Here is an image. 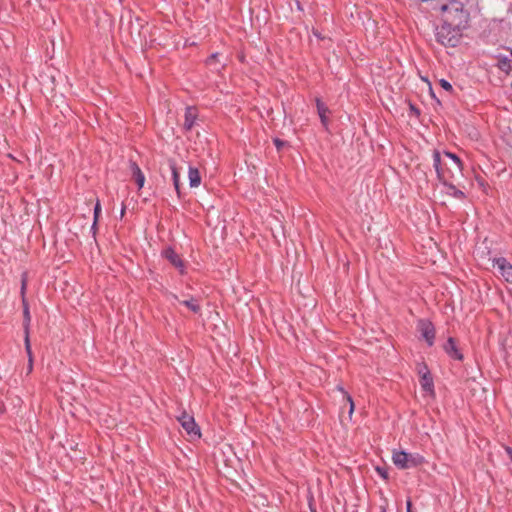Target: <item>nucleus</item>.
<instances>
[{
    "label": "nucleus",
    "instance_id": "6ab92c4d",
    "mask_svg": "<svg viewBox=\"0 0 512 512\" xmlns=\"http://www.w3.org/2000/svg\"><path fill=\"white\" fill-rule=\"evenodd\" d=\"M497 66L501 71L506 73H509L512 69L511 60L507 57L500 58Z\"/></svg>",
    "mask_w": 512,
    "mask_h": 512
},
{
    "label": "nucleus",
    "instance_id": "a878e982",
    "mask_svg": "<svg viewBox=\"0 0 512 512\" xmlns=\"http://www.w3.org/2000/svg\"><path fill=\"white\" fill-rule=\"evenodd\" d=\"M376 470L384 479L388 478V474H387V471L385 469L377 467Z\"/></svg>",
    "mask_w": 512,
    "mask_h": 512
},
{
    "label": "nucleus",
    "instance_id": "f257e3e1",
    "mask_svg": "<svg viewBox=\"0 0 512 512\" xmlns=\"http://www.w3.org/2000/svg\"><path fill=\"white\" fill-rule=\"evenodd\" d=\"M442 21L456 28H466L469 20V13L464 9L462 2L449 0L439 6Z\"/></svg>",
    "mask_w": 512,
    "mask_h": 512
},
{
    "label": "nucleus",
    "instance_id": "1a4fd4ad",
    "mask_svg": "<svg viewBox=\"0 0 512 512\" xmlns=\"http://www.w3.org/2000/svg\"><path fill=\"white\" fill-rule=\"evenodd\" d=\"M496 266L504 279L512 283V265L505 258H499L496 260Z\"/></svg>",
    "mask_w": 512,
    "mask_h": 512
},
{
    "label": "nucleus",
    "instance_id": "5701e85b",
    "mask_svg": "<svg viewBox=\"0 0 512 512\" xmlns=\"http://www.w3.org/2000/svg\"><path fill=\"white\" fill-rule=\"evenodd\" d=\"M273 142H274V144H275V146H276V148H277V150H278V151H281V150H282V148H283V147H285V146L287 145V142H285V141H283V140H281V139H279V138H275V139L273 140Z\"/></svg>",
    "mask_w": 512,
    "mask_h": 512
},
{
    "label": "nucleus",
    "instance_id": "72a5a7b5",
    "mask_svg": "<svg viewBox=\"0 0 512 512\" xmlns=\"http://www.w3.org/2000/svg\"><path fill=\"white\" fill-rule=\"evenodd\" d=\"M511 55H512V50H511Z\"/></svg>",
    "mask_w": 512,
    "mask_h": 512
},
{
    "label": "nucleus",
    "instance_id": "7ed1b4c3",
    "mask_svg": "<svg viewBox=\"0 0 512 512\" xmlns=\"http://www.w3.org/2000/svg\"><path fill=\"white\" fill-rule=\"evenodd\" d=\"M392 460L399 469L416 468L424 463V458L420 454L405 451H394Z\"/></svg>",
    "mask_w": 512,
    "mask_h": 512
},
{
    "label": "nucleus",
    "instance_id": "39448f33",
    "mask_svg": "<svg viewBox=\"0 0 512 512\" xmlns=\"http://www.w3.org/2000/svg\"><path fill=\"white\" fill-rule=\"evenodd\" d=\"M25 289H26V280L23 278L22 286H21V294H22L23 316H24V322H23V328H24V333H25L24 342H25L26 352L30 353L29 326H30L31 316H30L28 303L26 302V299L24 297Z\"/></svg>",
    "mask_w": 512,
    "mask_h": 512
},
{
    "label": "nucleus",
    "instance_id": "a211bd4d",
    "mask_svg": "<svg viewBox=\"0 0 512 512\" xmlns=\"http://www.w3.org/2000/svg\"><path fill=\"white\" fill-rule=\"evenodd\" d=\"M181 304L186 306L189 310H191L194 313H199L201 308L198 302L194 298L185 299L182 301H179Z\"/></svg>",
    "mask_w": 512,
    "mask_h": 512
},
{
    "label": "nucleus",
    "instance_id": "423d86ee",
    "mask_svg": "<svg viewBox=\"0 0 512 512\" xmlns=\"http://www.w3.org/2000/svg\"><path fill=\"white\" fill-rule=\"evenodd\" d=\"M177 418L178 421L181 423L182 427L187 432V434H189L190 436L200 437V430L196 425L194 418L191 415L187 414L186 412H183L181 416Z\"/></svg>",
    "mask_w": 512,
    "mask_h": 512
},
{
    "label": "nucleus",
    "instance_id": "2eb2a0df",
    "mask_svg": "<svg viewBox=\"0 0 512 512\" xmlns=\"http://www.w3.org/2000/svg\"><path fill=\"white\" fill-rule=\"evenodd\" d=\"M316 106L322 125L327 127L329 122L327 117V113L329 112L328 107L319 98L316 99Z\"/></svg>",
    "mask_w": 512,
    "mask_h": 512
},
{
    "label": "nucleus",
    "instance_id": "473e14b6",
    "mask_svg": "<svg viewBox=\"0 0 512 512\" xmlns=\"http://www.w3.org/2000/svg\"><path fill=\"white\" fill-rule=\"evenodd\" d=\"M173 299L179 300L177 295H172Z\"/></svg>",
    "mask_w": 512,
    "mask_h": 512
},
{
    "label": "nucleus",
    "instance_id": "aec40b11",
    "mask_svg": "<svg viewBox=\"0 0 512 512\" xmlns=\"http://www.w3.org/2000/svg\"><path fill=\"white\" fill-rule=\"evenodd\" d=\"M337 389L343 394V397L349 403V416L351 417V415L354 412V408H355L354 401H353L352 397L344 390V388L342 386H337Z\"/></svg>",
    "mask_w": 512,
    "mask_h": 512
},
{
    "label": "nucleus",
    "instance_id": "f03ea898",
    "mask_svg": "<svg viewBox=\"0 0 512 512\" xmlns=\"http://www.w3.org/2000/svg\"><path fill=\"white\" fill-rule=\"evenodd\" d=\"M463 29L464 28H456L443 22L441 26L436 28V40L443 46L455 47L460 40L461 31Z\"/></svg>",
    "mask_w": 512,
    "mask_h": 512
},
{
    "label": "nucleus",
    "instance_id": "4468645a",
    "mask_svg": "<svg viewBox=\"0 0 512 512\" xmlns=\"http://www.w3.org/2000/svg\"><path fill=\"white\" fill-rule=\"evenodd\" d=\"M197 117V110L194 107H187L185 111V121H184V128L186 130H191L195 119Z\"/></svg>",
    "mask_w": 512,
    "mask_h": 512
},
{
    "label": "nucleus",
    "instance_id": "dca6fc26",
    "mask_svg": "<svg viewBox=\"0 0 512 512\" xmlns=\"http://www.w3.org/2000/svg\"><path fill=\"white\" fill-rule=\"evenodd\" d=\"M188 177L190 187L196 188L201 184V176L197 168L190 166L188 171Z\"/></svg>",
    "mask_w": 512,
    "mask_h": 512
},
{
    "label": "nucleus",
    "instance_id": "412c9836",
    "mask_svg": "<svg viewBox=\"0 0 512 512\" xmlns=\"http://www.w3.org/2000/svg\"><path fill=\"white\" fill-rule=\"evenodd\" d=\"M445 186L447 187L448 194L453 195L454 197L459 198V199L464 198V193L461 190L457 189L454 185H452L448 181H447V185H445Z\"/></svg>",
    "mask_w": 512,
    "mask_h": 512
},
{
    "label": "nucleus",
    "instance_id": "4be33fe9",
    "mask_svg": "<svg viewBox=\"0 0 512 512\" xmlns=\"http://www.w3.org/2000/svg\"><path fill=\"white\" fill-rule=\"evenodd\" d=\"M100 213H101V205H100L99 200H97V202L95 204V207H94V219H95V222H98Z\"/></svg>",
    "mask_w": 512,
    "mask_h": 512
},
{
    "label": "nucleus",
    "instance_id": "6e6552de",
    "mask_svg": "<svg viewBox=\"0 0 512 512\" xmlns=\"http://www.w3.org/2000/svg\"><path fill=\"white\" fill-rule=\"evenodd\" d=\"M442 157L450 162V168H448V172L451 173V176H454L455 173H461L462 163L458 156L451 152H444Z\"/></svg>",
    "mask_w": 512,
    "mask_h": 512
},
{
    "label": "nucleus",
    "instance_id": "bb28decb",
    "mask_svg": "<svg viewBox=\"0 0 512 512\" xmlns=\"http://www.w3.org/2000/svg\"><path fill=\"white\" fill-rule=\"evenodd\" d=\"M27 354H28V358H29L28 370L30 372L32 370V362H33V360H32V351L30 350V353L27 352Z\"/></svg>",
    "mask_w": 512,
    "mask_h": 512
},
{
    "label": "nucleus",
    "instance_id": "20e7f679",
    "mask_svg": "<svg viewBox=\"0 0 512 512\" xmlns=\"http://www.w3.org/2000/svg\"><path fill=\"white\" fill-rule=\"evenodd\" d=\"M433 166L436 170L437 177L443 185H447V181H449L451 173L448 172V168H450V162L446 160L439 151L433 152Z\"/></svg>",
    "mask_w": 512,
    "mask_h": 512
},
{
    "label": "nucleus",
    "instance_id": "c756f323",
    "mask_svg": "<svg viewBox=\"0 0 512 512\" xmlns=\"http://www.w3.org/2000/svg\"><path fill=\"white\" fill-rule=\"evenodd\" d=\"M96 229H97V222H95V221H94V222H93V225H92V227H91V230L93 231V235H95V234H96Z\"/></svg>",
    "mask_w": 512,
    "mask_h": 512
},
{
    "label": "nucleus",
    "instance_id": "2f4dec72",
    "mask_svg": "<svg viewBox=\"0 0 512 512\" xmlns=\"http://www.w3.org/2000/svg\"><path fill=\"white\" fill-rule=\"evenodd\" d=\"M124 214H125V206L123 205L122 209H121V218L124 216Z\"/></svg>",
    "mask_w": 512,
    "mask_h": 512
},
{
    "label": "nucleus",
    "instance_id": "7c9ffc66",
    "mask_svg": "<svg viewBox=\"0 0 512 512\" xmlns=\"http://www.w3.org/2000/svg\"><path fill=\"white\" fill-rule=\"evenodd\" d=\"M406 506H407V512H411L412 503L410 500L407 501Z\"/></svg>",
    "mask_w": 512,
    "mask_h": 512
},
{
    "label": "nucleus",
    "instance_id": "cd10ccee",
    "mask_svg": "<svg viewBox=\"0 0 512 512\" xmlns=\"http://www.w3.org/2000/svg\"><path fill=\"white\" fill-rule=\"evenodd\" d=\"M505 451H506V453H507V455H508L509 459H510V460H511V462H512V448H510V447H505Z\"/></svg>",
    "mask_w": 512,
    "mask_h": 512
},
{
    "label": "nucleus",
    "instance_id": "9d476101",
    "mask_svg": "<svg viewBox=\"0 0 512 512\" xmlns=\"http://www.w3.org/2000/svg\"><path fill=\"white\" fill-rule=\"evenodd\" d=\"M444 350L453 359H456V360L463 359V355L459 351V349L456 345V342H455L454 338H452V337L448 338L447 342L444 344Z\"/></svg>",
    "mask_w": 512,
    "mask_h": 512
},
{
    "label": "nucleus",
    "instance_id": "ddd939ff",
    "mask_svg": "<svg viewBox=\"0 0 512 512\" xmlns=\"http://www.w3.org/2000/svg\"><path fill=\"white\" fill-rule=\"evenodd\" d=\"M169 167L172 172V180H173L174 188L177 192L178 197H181L179 169L173 160H169Z\"/></svg>",
    "mask_w": 512,
    "mask_h": 512
},
{
    "label": "nucleus",
    "instance_id": "393cba45",
    "mask_svg": "<svg viewBox=\"0 0 512 512\" xmlns=\"http://www.w3.org/2000/svg\"><path fill=\"white\" fill-rule=\"evenodd\" d=\"M217 57H218V53H214V54H212V55L207 59V64H208V65H212V64H213V62H215V61H216Z\"/></svg>",
    "mask_w": 512,
    "mask_h": 512
},
{
    "label": "nucleus",
    "instance_id": "9b49d317",
    "mask_svg": "<svg viewBox=\"0 0 512 512\" xmlns=\"http://www.w3.org/2000/svg\"><path fill=\"white\" fill-rule=\"evenodd\" d=\"M419 374H421L420 384L423 390L433 392V379L430 372L427 370V367L423 366L422 369H419Z\"/></svg>",
    "mask_w": 512,
    "mask_h": 512
},
{
    "label": "nucleus",
    "instance_id": "b1692460",
    "mask_svg": "<svg viewBox=\"0 0 512 512\" xmlns=\"http://www.w3.org/2000/svg\"><path fill=\"white\" fill-rule=\"evenodd\" d=\"M439 84H440V86H441L443 89H445V90H447V91H451V90H452V85H451L447 80H445V79H441V80L439 81Z\"/></svg>",
    "mask_w": 512,
    "mask_h": 512
},
{
    "label": "nucleus",
    "instance_id": "f8f14e48",
    "mask_svg": "<svg viewBox=\"0 0 512 512\" xmlns=\"http://www.w3.org/2000/svg\"><path fill=\"white\" fill-rule=\"evenodd\" d=\"M130 170L138 188L141 189L145 183V176L136 162L130 161Z\"/></svg>",
    "mask_w": 512,
    "mask_h": 512
},
{
    "label": "nucleus",
    "instance_id": "c85d7f7f",
    "mask_svg": "<svg viewBox=\"0 0 512 512\" xmlns=\"http://www.w3.org/2000/svg\"><path fill=\"white\" fill-rule=\"evenodd\" d=\"M313 35L318 39H323L318 30L313 29Z\"/></svg>",
    "mask_w": 512,
    "mask_h": 512
},
{
    "label": "nucleus",
    "instance_id": "f3484780",
    "mask_svg": "<svg viewBox=\"0 0 512 512\" xmlns=\"http://www.w3.org/2000/svg\"><path fill=\"white\" fill-rule=\"evenodd\" d=\"M164 255L167 260L170 261L175 267H181L182 261L180 260L178 254L171 248H168L164 251Z\"/></svg>",
    "mask_w": 512,
    "mask_h": 512
},
{
    "label": "nucleus",
    "instance_id": "0eeeda50",
    "mask_svg": "<svg viewBox=\"0 0 512 512\" xmlns=\"http://www.w3.org/2000/svg\"><path fill=\"white\" fill-rule=\"evenodd\" d=\"M418 329L427 344L432 346L435 339V328L433 324L428 320L422 319L418 322Z\"/></svg>",
    "mask_w": 512,
    "mask_h": 512
}]
</instances>
